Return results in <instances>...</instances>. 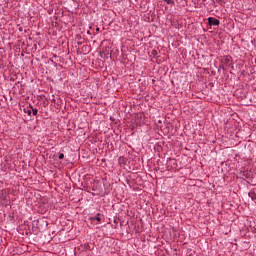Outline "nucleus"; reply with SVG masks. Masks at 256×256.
<instances>
[{"instance_id": "1", "label": "nucleus", "mask_w": 256, "mask_h": 256, "mask_svg": "<svg viewBox=\"0 0 256 256\" xmlns=\"http://www.w3.org/2000/svg\"><path fill=\"white\" fill-rule=\"evenodd\" d=\"M208 25L210 27H219V25H221V21H219V19H217L215 17H209L208 18Z\"/></svg>"}, {"instance_id": "2", "label": "nucleus", "mask_w": 256, "mask_h": 256, "mask_svg": "<svg viewBox=\"0 0 256 256\" xmlns=\"http://www.w3.org/2000/svg\"><path fill=\"white\" fill-rule=\"evenodd\" d=\"M239 177L240 179L247 181V179H251V171H240Z\"/></svg>"}, {"instance_id": "3", "label": "nucleus", "mask_w": 256, "mask_h": 256, "mask_svg": "<svg viewBox=\"0 0 256 256\" xmlns=\"http://www.w3.org/2000/svg\"><path fill=\"white\" fill-rule=\"evenodd\" d=\"M225 67H231L233 65V58L231 56H226L224 59Z\"/></svg>"}, {"instance_id": "4", "label": "nucleus", "mask_w": 256, "mask_h": 256, "mask_svg": "<svg viewBox=\"0 0 256 256\" xmlns=\"http://www.w3.org/2000/svg\"><path fill=\"white\" fill-rule=\"evenodd\" d=\"M90 221H98V223H101V213H98L95 217H91Z\"/></svg>"}, {"instance_id": "5", "label": "nucleus", "mask_w": 256, "mask_h": 256, "mask_svg": "<svg viewBox=\"0 0 256 256\" xmlns=\"http://www.w3.org/2000/svg\"><path fill=\"white\" fill-rule=\"evenodd\" d=\"M103 185L105 187V193H107V194L111 193V189H109L110 184H108V186H107V184L105 182H103Z\"/></svg>"}, {"instance_id": "6", "label": "nucleus", "mask_w": 256, "mask_h": 256, "mask_svg": "<svg viewBox=\"0 0 256 256\" xmlns=\"http://www.w3.org/2000/svg\"><path fill=\"white\" fill-rule=\"evenodd\" d=\"M30 109H32V115L36 116L37 113H39V110L37 108H33L31 105H29Z\"/></svg>"}, {"instance_id": "7", "label": "nucleus", "mask_w": 256, "mask_h": 256, "mask_svg": "<svg viewBox=\"0 0 256 256\" xmlns=\"http://www.w3.org/2000/svg\"><path fill=\"white\" fill-rule=\"evenodd\" d=\"M248 196L252 199V201H255V199H256V194H255V192H250V193H248Z\"/></svg>"}, {"instance_id": "8", "label": "nucleus", "mask_w": 256, "mask_h": 256, "mask_svg": "<svg viewBox=\"0 0 256 256\" xmlns=\"http://www.w3.org/2000/svg\"><path fill=\"white\" fill-rule=\"evenodd\" d=\"M24 113H27V115L31 116L32 112V108H24Z\"/></svg>"}, {"instance_id": "9", "label": "nucleus", "mask_w": 256, "mask_h": 256, "mask_svg": "<svg viewBox=\"0 0 256 256\" xmlns=\"http://www.w3.org/2000/svg\"><path fill=\"white\" fill-rule=\"evenodd\" d=\"M165 3H167V5H175V1L173 0H164Z\"/></svg>"}, {"instance_id": "10", "label": "nucleus", "mask_w": 256, "mask_h": 256, "mask_svg": "<svg viewBox=\"0 0 256 256\" xmlns=\"http://www.w3.org/2000/svg\"><path fill=\"white\" fill-rule=\"evenodd\" d=\"M159 54V52H157V50H152L151 55H153V57H157V55Z\"/></svg>"}, {"instance_id": "11", "label": "nucleus", "mask_w": 256, "mask_h": 256, "mask_svg": "<svg viewBox=\"0 0 256 256\" xmlns=\"http://www.w3.org/2000/svg\"><path fill=\"white\" fill-rule=\"evenodd\" d=\"M126 161H127V160L125 159V157H120V158H119V163H124V164H125Z\"/></svg>"}, {"instance_id": "12", "label": "nucleus", "mask_w": 256, "mask_h": 256, "mask_svg": "<svg viewBox=\"0 0 256 256\" xmlns=\"http://www.w3.org/2000/svg\"><path fill=\"white\" fill-rule=\"evenodd\" d=\"M58 159H60V160H61V159H65V154L60 153L59 156H58Z\"/></svg>"}, {"instance_id": "13", "label": "nucleus", "mask_w": 256, "mask_h": 256, "mask_svg": "<svg viewBox=\"0 0 256 256\" xmlns=\"http://www.w3.org/2000/svg\"><path fill=\"white\" fill-rule=\"evenodd\" d=\"M88 249L91 250V246L88 244Z\"/></svg>"}, {"instance_id": "14", "label": "nucleus", "mask_w": 256, "mask_h": 256, "mask_svg": "<svg viewBox=\"0 0 256 256\" xmlns=\"http://www.w3.org/2000/svg\"><path fill=\"white\" fill-rule=\"evenodd\" d=\"M96 31H99V28H97Z\"/></svg>"}, {"instance_id": "15", "label": "nucleus", "mask_w": 256, "mask_h": 256, "mask_svg": "<svg viewBox=\"0 0 256 256\" xmlns=\"http://www.w3.org/2000/svg\"><path fill=\"white\" fill-rule=\"evenodd\" d=\"M230 67H231V69H233V66H232V65H231Z\"/></svg>"}, {"instance_id": "16", "label": "nucleus", "mask_w": 256, "mask_h": 256, "mask_svg": "<svg viewBox=\"0 0 256 256\" xmlns=\"http://www.w3.org/2000/svg\"><path fill=\"white\" fill-rule=\"evenodd\" d=\"M203 1H207V0H203Z\"/></svg>"}]
</instances>
